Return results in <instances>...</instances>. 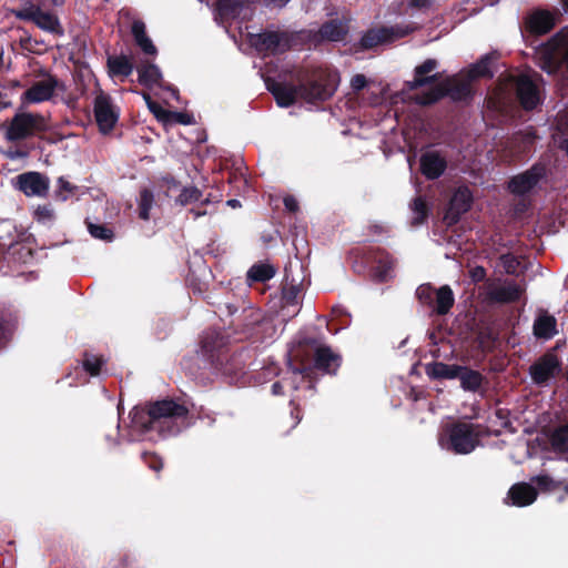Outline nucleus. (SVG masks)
<instances>
[{
  "mask_svg": "<svg viewBox=\"0 0 568 568\" xmlns=\"http://www.w3.org/2000/svg\"><path fill=\"white\" fill-rule=\"evenodd\" d=\"M301 99L306 102L324 101L333 95L336 89V74L316 70L313 74L300 83Z\"/></svg>",
  "mask_w": 568,
  "mask_h": 568,
  "instance_id": "obj_9",
  "label": "nucleus"
},
{
  "mask_svg": "<svg viewBox=\"0 0 568 568\" xmlns=\"http://www.w3.org/2000/svg\"><path fill=\"white\" fill-rule=\"evenodd\" d=\"M413 29L404 26L378 27L367 30L361 39V45L364 49H373L381 44L390 43L397 39L404 38Z\"/></svg>",
  "mask_w": 568,
  "mask_h": 568,
  "instance_id": "obj_11",
  "label": "nucleus"
},
{
  "mask_svg": "<svg viewBox=\"0 0 568 568\" xmlns=\"http://www.w3.org/2000/svg\"><path fill=\"white\" fill-rule=\"evenodd\" d=\"M139 81L148 88L161 85L162 73L160 69L152 63H142L138 67Z\"/></svg>",
  "mask_w": 568,
  "mask_h": 568,
  "instance_id": "obj_29",
  "label": "nucleus"
},
{
  "mask_svg": "<svg viewBox=\"0 0 568 568\" xmlns=\"http://www.w3.org/2000/svg\"><path fill=\"white\" fill-rule=\"evenodd\" d=\"M366 83H367L366 78L363 74H356L351 80V87L355 91H359V90L364 89L366 87Z\"/></svg>",
  "mask_w": 568,
  "mask_h": 568,
  "instance_id": "obj_51",
  "label": "nucleus"
},
{
  "mask_svg": "<svg viewBox=\"0 0 568 568\" xmlns=\"http://www.w3.org/2000/svg\"><path fill=\"white\" fill-rule=\"evenodd\" d=\"M190 213L193 214L194 219H197L199 216L204 214V212H200V211H195V210H191Z\"/></svg>",
  "mask_w": 568,
  "mask_h": 568,
  "instance_id": "obj_64",
  "label": "nucleus"
},
{
  "mask_svg": "<svg viewBox=\"0 0 568 568\" xmlns=\"http://www.w3.org/2000/svg\"><path fill=\"white\" fill-rule=\"evenodd\" d=\"M9 320L4 312H0V348L4 345Z\"/></svg>",
  "mask_w": 568,
  "mask_h": 568,
  "instance_id": "obj_50",
  "label": "nucleus"
},
{
  "mask_svg": "<svg viewBox=\"0 0 568 568\" xmlns=\"http://www.w3.org/2000/svg\"><path fill=\"white\" fill-rule=\"evenodd\" d=\"M304 32L287 31H264L261 33H250V44L264 55L283 53L295 45L296 39H302Z\"/></svg>",
  "mask_w": 568,
  "mask_h": 568,
  "instance_id": "obj_4",
  "label": "nucleus"
},
{
  "mask_svg": "<svg viewBox=\"0 0 568 568\" xmlns=\"http://www.w3.org/2000/svg\"><path fill=\"white\" fill-rule=\"evenodd\" d=\"M59 182H60V184H61V186H62L63 189H65V190H68V191H71V186H70V183H69V182L64 181L63 179H60V180H59Z\"/></svg>",
  "mask_w": 568,
  "mask_h": 568,
  "instance_id": "obj_62",
  "label": "nucleus"
},
{
  "mask_svg": "<svg viewBox=\"0 0 568 568\" xmlns=\"http://www.w3.org/2000/svg\"><path fill=\"white\" fill-rule=\"evenodd\" d=\"M455 302L452 288L448 285H444L436 290L434 305L432 306L439 315H445L453 307Z\"/></svg>",
  "mask_w": 568,
  "mask_h": 568,
  "instance_id": "obj_28",
  "label": "nucleus"
},
{
  "mask_svg": "<svg viewBox=\"0 0 568 568\" xmlns=\"http://www.w3.org/2000/svg\"><path fill=\"white\" fill-rule=\"evenodd\" d=\"M227 205H230L231 207H237V206H240V201L239 200H229Z\"/></svg>",
  "mask_w": 568,
  "mask_h": 568,
  "instance_id": "obj_63",
  "label": "nucleus"
},
{
  "mask_svg": "<svg viewBox=\"0 0 568 568\" xmlns=\"http://www.w3.org/2000/svg\"><path fill=\"white\" fill-rule=\"evenodd\" d=\"M483 428L478 424L458 420L447 424L438 435L443 449L458 455H467L480 445Z\"/></svg>",
  "mask_w": 568,
  "mask_h": 568,
  "instance_id": "obj_2",
  "label": "nucleus"
},
{
  "mask_svg": "<svg viewBox=\"0 0 568 568\" xmlns=\"http://www.w3.org/2000/svg\"><path fill=\"white\" fill-rule=\"evenodd\" d=\"M106 65L111 77H121L122 79H125L133 71L131 58L124 54L109 57Z\"/></svg>",
  "mask_w": 568,
  "mask_h": 568,
  "instance_id": "obj_25",
  "label": "nucleus"
},
{
  "mask_svg": "<svg viewBox=\"0 0 568 568\" xmlns=\"http://www.w3.org/2000/svg\"><path fill=\"white\" fill-rule=\"evenodd\" d=\"M13 14L18 19L34 22L37 27L43 31L58 36L63 34V29L59 22L58 17L50 12L42 11L38 6L30 4L23 9L14 10Z\"/></svg>",
  "mask_w": 568,
  "mask_h": 568,
  "instance_id": "obj_10",
  "label": "nucleus"
},
{
  "mask_svg": "<svg viewBox=\"0 0 568 568\" xmlns=\"http://www.w3.org/2000/svg\"><path fill=\"white\" fill-rule=\"evenodd\" d=\"M245 2L246 0H219L216 14L222 21L234 19L240 14Z\"/></svg>",
  "mask_w": 568,
  "mask_h": 568,
  "instance_id": "obj_30",
  "label": "nucleus"
},
{
  "mask_svg": "<svg viewBox=\"0 0 568 568\" xmlns=\"http://www.w3.org/2000/svg\"><path fill=\"white\" fill-rule=\"evenodd\" d=\"M291 415H292L291 428H295L302 419L301 410L298 408H295L294 410H292Z\"/></svg>",
  "mask_w": 568,
  "mask_h": 568,
  "instance_id": "obj_56",
  "label": "nucleus"
},
{
  "mask_svg": "<svg viewBox=\"0 0 568 568\" xmlns=\"http://www.w3.org/2000/svg\"><path fill=\"white\" fill-rule=\"evenodd\" d=\"M549 440L556 452H568V424L555 428L550 434Z\"/></svg>",
  "mask_w": 568,
  "mask_h": 568,
  "instance_id": "obj_33",
  "label": "nucleus"
},
{
  "mask_svg": "<svg viewBox=\"0 0 568 568\" xmlns=\"http://www.w3.org/2000/svg\"><path fill=\"white\" fill-rule=\"evenodd\" d=\"M87 226L89 233L99 240L111 241L113 239V232L109 227L103 224H94L90 221H87Z\"/></svg>",
  "mask_w": 568,
  "mask_h": 568,
  "instance_id": "obj_39",
  "label": "nucleus"
},
{
  "mask_svg": "<svg viewBox=\"0 0 568 568\" xmlns=\"http://www.w3.org/2000/svg\"><path fill=\"white\" fill-rule=\"evenodd\" d=\"M473 196L467 187H459L450 200L449 213L457 217L470 209Z\"/></svg>",
  "mask_w": 568,
  "mask_h": 568,
  "instance_id": "obj_26",
  "label": "nucleus"
},
{
  "mask_svg": "<svg viewBox=\"0 0 568 568\" xmlns=\"http://www.w3.org/2000/svg\"><path fill=\"white\" fill-rule=\"evenodd\" d=\"M459 372V365H449L439 362L434 363L427 367V374L432 378L454 379L457 378Z\"/></svg>",
  "mask_w": 568,
  "mask_h": 568,
  "instance_id": "obj_32",
  "label": "nucleus"
},
{
  "mask_svg": "<svg viewBox=\"0 0 568 568\" xmlns=\"http://www.w3.org/2000/svg\"><path fill=\"white\" fill-rule=\"evenodd\" d=\"M189 409L172 399H163L150 404L148 408L149 423L146 429L159 430L162 435H175L181 427L176 419L185 418Z\"/></svg>",
  "mask_w": 568,
  "mask_h": 568,
  "instance_id": "obj_3",
  "label": "nucleus"
},
{
  "mask_svg": "<svg viewBox=\"0 0 568 568\" xmlns=\"http://www.w3.org/2000/svg\"><path fill=\"white\" fill-rule=\"evenodd\" d=\"M277 104L287 108L301 99V87L287 83H273L268 87Z\"/></svg>",
  "mask_w": 568,
  "mask_h": 568,
  "instance_id": "obj_21",
  "label": "nucleus"
},
{
  "mask_svg": "<svg viewBox=\"0 0 568 568\" xmlns=\"http://www.w3.org/2000/svg\"><path fill=\"white\" fill-rule=\"evenodd\" d=\"M435 0H408L412 10L426 11L434 6Z\"/></svg>",
  "mask_w": 568,
  "mask_h": 568,
  "instance_id": "obj_48",
  "label": "nucleus"
},
{
  "mask_svg": "<svg viewBox=\"0 0 568 568\" xmlns=\"http://www.w3.org/2000/svg\"><path fill=\"white\" fill-rule=\"evenodd\" d=\"M469 275L474 282H481L486 277V270L483 266H475L469 271Z\"/></svg>",
  "mask_w": 568,
  "mask_h": 568,
  "instance_id": "obj_52",
  "label": "nucleus"
},
{
  "mask_svg": "<svg viewBox=\"0 0 568 568\" xmlns=\"http://www.w3.org/2000/svg\"><path fill=\"white\" fill-rule=\"evenodd\" d=\"M515 91L516 95L525 110L535 109L540 102L539 89L529 74H519L509 77L500 82L498 88L488 98V108L497 111L504 110L510 101V92Z\"/></svg>",
  "mask_w": 568,
  "mask_h": 568,
  "instance_id": "obj_1",
  "label": "nucleus"
},
{
  "mask_svg": "<svg viewBox=\"0 0 568 568\" xmlns=\"http://www.w3.org/2000/svg\"><path fill=\"white\" fill-rule=\"evenodd\" d=\"M446 165V160L436 151H428L420 158L422 173L430 180L439 178Z\"/></svg>",
  "mask_w": 568,
  "mask_h": 568,
  "instance_id": "obj_20",
  "label": "nucleus"
},
{
  "mask_svg": "<svg viewBox=\"0 0 568 568\" xmlns=\"http://www.w3.org/2000/svg\"><path fill=\"white\" fill-rule=\"evenodd\" d=\"M131 32L136 45H139L145 54L152 57L158 54L156 47L153 44L152 40L146 34L145 24L143 21H133Z\"/></svg>",
  "mask_w": 568,
  "mask_h": 568,
  "instance_id": "obj_24",
  "label": "nucleus"
},
{
  "mask_svg": "<svg viewBox=\"0 0 568 568\" xmlns=\"http://www.w3.org/2000/svg\"><path fill=\"white\" fill-rule=\"evenodd\" d=\"M297 294L298 288L296 286H291L290 288H286L283 293V301L285 305H296Z\"/></svg>",
  "mask_w": 568,
  "mask_h": 568,
  "instance_id": "obj_49",
  "label": "nucleus"
},
{
  "mask_svg": "<svg viewBox=\"0 0 568 568\" xmlns=\"http://www.w3.org/2000/svg\"><path fill=\"white\" fill-rule=\"evenodd\" d=\"M94 114L97 123L102 133H109L118 122V112L111 102L110 97L99 94L94 100Z\"/></svg>",
  "mask_w": 568,
  "mask_h": 568,
  "instance_id": "obj_13",
  "label": "nucleus"
},
{
  "mask_svg": "<svg viewBox=\"0 0 568 568\" xmlns=\"http://www.w3.org/2000/svg\"><path fill=\"white\" fill-rule=\"evenodd\" d=\"M539 67L548 73L556 72L565 64L568 70V30L555 34L537 51Z\"/></svg>",
  "mask_w": 568,
  "mask_h": 568,
  "instance_id": "obj_5",
  "label": "nucleus"
},
{
  "mask_svg": "<svg viewBox=\"0 0 568 568\" xmlns=\"http://www.w3.org/2000/svg\"><path fill=\"white\" fill-rule=\"evenodd\" d=\"M153 203H154L153 193L148 189L141 190L140 199H139V215L141 219L149 220L150 210L153 206Z\"/></svg>",
  "mask_w": 568,
  "mask_h": 568,
  "instance_id": "obj_36",
  "label": "nucleus"
},
{
  "mask_svg": "<svg viewBox=\"0 0 568 568\" xmlns=\"http://www.w3.org/2000/svg\"><path fill=\"white\" fill-rule=\"evenodd\" d=\"M65 84L61 80L45 72L21 94L20 101L23 105L39 104L53 100L59 93L65 92Z\"/></svg>",
  "mask_w": 568,
  "mask_h": 568,
  "instance_id": "obj_6",
  "label": "nucleus"
},
{
  "mask_svg": "<svg viewBox=\"0 0 568 568\" xmlns=\"http://www.w3.org/2000/svg\"><path fill=\"white\" fill-rule=\"evenodd\" d=\"M457 378H459L463 389L469 392L478 390L483 383V375L479 372L465 366H460Z\"/></svg>",
  "mask_w": 568,
  "mask_h": 568,
  "instance_id": "obj_31",
  "label": "nucleus"
},
{
  "mask_svg": "<svg viewBox=\"0 0 568 568\" xmlns=\"http://www.w3.org/2000/svg\"><path fill=\"white\" fill-rule=\"evenodd\" d=\"M202 345H203V348H204L206 352H211V351L214 348V345H213V344H211V343L206 339V337H204V338L202 339Z\"/></svg>",
  "mask_w": 568,
  "mask_h": 568,
  "instance_id": "obj_58",
  "label": "nucleus"
},
{
  "mask_svg": "<svg viewBox=\"0 0 568 568\" xmlns=\"http://www.w3.org/2000/svg\"><path fill=\"white\" fill-rule=\"evenodd\" d=\"M315 367L327 374H335L341 365V357L327 346H318L314 354Z\"/></svg>",
  "mask_w": 568,
  "mask_h": 568,
  "instance_id": "obj_22",
  "label": "nucleus"
},
{
  "mask_svg": "<svg viewBox=\"0 0 568 568\" xmlns=\"http://www.w3.org/2000/svg\"><path fill=\"white\" fill-rule=\"evenodd\" d=\"M144 99L146 100L148 106L150 111L153 113V115L164 124H166V119L169 114V110L163 109L160 104L152 101L150 95L144 94Z\"/></svg>",
  "mask_w": 568,
  "mask_h": 568,
  "instance_id": "obj_45",
  "label": "nucleus"
},
{
  "mask_svg": "<svg viewBox=\"0 0 568 568\" xmlns=\"http://www.w3.org/2000/svg\"><path fill=\"white\" fill-rule=\"evenodd\" d=\"M490 62L491 60L488 55L484 57L467 70V78L473 81L478 78L491 77Z\"/></svg>",
  "mask_w": 568,
  "mask_h": 568,
  "instance_id": "obj_35",
  "label": "nucleus"
},
{
  "mask_svg": "<svg viewBox=\"0 0 568 568\" xmlns=\"http://www.w3.org/2000/svg\"><path fill=\"white\" fill-rule=\"evenodd\" d=\"M34 217L42 224H50L54 220V211L50 205H39L34 211Z\"/></svg>",
  "mask_w": 568,
  "mask_h": 568,
  "instance_id": "obj_44",
  "label": "nucleus"
},
{
  "mask_svg": "<svg viewBox=\"0 0 568 568\" xmlns=\"http://www.w3.org/2000/svg\"><path fill=\"white\" fill-rule=\"evenodd\" d=\"M104 359L102 357L85 354L83 359L84 369L90 373L92 376L99 375L101 367L104 365Z\"/></svg>",
  "mask_w": 568,
  "mask_h": 568,
  "instance_id": "obj_40",
  "label": "nucleus"
},
{
  "mask_svg": "<svg viewBox=\"0 0 568 568\" xmlns=\"http://www.w3.org/2000/svg\"><path fill=\"white\" fill-rule=\"evenodd\" d=\"M529 372L536 384H544L560 372V364L555 354L548 353L531 365Z\"/></svg>",
  "mask_w": 568,
  "mask_h": 568,
  "instance_id": "obj_16",
  "label": "nucleus"
},
{
  "mask_svg": "<svg viewBox=\"0 0 568 568\" xmlns=\"http://www.w3.org/2000/svg\"><path fill=\"white\" fill-rule=\"evenodd\" d=\"M275 275V270L270 264H255L247 272V278L252 282H266Z\"/></svg>",
  "mask_w": 568,
  "mask_h": 568,
  "instance_id": "obj_34",
  "label": "nucleus"
},
{
  "mask_svg": "<svg viewBox=\"0 0 568 568\" xmlns=\"http://www.w3.org/2000/svg\"><path fill=\"white\" fill-rule=\"evenodd\" d=\"M48 129L45 118L39 113H17L6 130L8 141H20L44 132Z\"/></svg>",
  "mask_w": 568,
  "mask_h": 568,
  "instance_id": "obj_8",
  "label": "nucleus"
},
{
  "mask_svg": "<svg viewBox=\"0 0 568 568\" xmlns=\"http://www.w3.org/2000/svg\"><path fill=\"white\" fill-rule=\"evenodd\" d=\"M557 17L556 12L536 10L527 18L526 28L535 34L547 33L555 27Z\"/></svg>",
  "mask_w": 568,
  "mask_h": 568,
  "instance_id": "obj_19",
  "label": "nucleus"
},
{
  "mask_svg": "<svg viewBox=\"0 0 568 568\" xmlns=\"http://www.w3.org/2000/svg\"><path fill=\"white\" fill-rule=\"evenodd\" d=\"M437 65L438 63L435 59H427L417 65L414 70V79L406 82L407 89L416 90L420 87L442 81L440 73L435 72Z\"/></svg>",
  "mask_w": 568,
  "mask_h": 568,
  "instance_id": "obj_17",
  "label": "nucleus"
},
{
  "mask_svg": "<svg viewBox=\"0 0 568 568\" xmlns=\"http://www.w3.org/2000/svg\"><path fill=\"white\" fill-rule=\"evenodd\" d=\"M544 173L545 169L542 166H534L531 170L514 176L508 187L515 194H525L538 183Z\"/></svg>",
  "mask_w": 568,
  "mask_h": 568,
  "instance_id": "obj_18",
  "label": "nucleus"
},
{
  "mask_svg": "<svg viewBox=\"0 0 568 568\" xmlns=\"http://www.w3.org/2000/svg\"><path fill=\"white\" fill-rule=\"evenodd\" d=\"M284 206L288 212L295 213L298 210V202L297 200L292 196L287 195L284 197Z\"/></svg>",
  "mask_w": 568,
  "mask_h": 568,
  "instance_id": "obj_53",
  "label": "nucleus"
},
{
  "mask_svg": "<svg viewBox=\"0 0 568 568\" xmlns=\"http://www.w3.org/2000/svg\"><path fill=\"white\" fill-rule=\"evenodd\" d=\"M501 263L508 274H514L519 265L518 260L510 254L501 255Z\"/></svg>",
  "mask_w": 568,
  "mask_h": 568,
  "instance_id": "obj_47",
  "label": "nucleus"
},
{
  "mask_svg": "<svg viewBox=\"0 0 568 568\" xmlns=\"http://www.w3.org/2000/svg\"><path fill=\"white\" fill-rule=\"evenodd\" d=\"M524 291L525 287L523 285L513 281L489 283L487 286V296L493 302L511 303L519 300Z\"/></svg>",
  "mask_w": 568,
  "mask_h": 568,
  "instance_id": "obj_14",
  "label": "nucleus"
},
{
  "mask_svg": "<svg viewBox=\"0 0 568 568\" xmlns=\"http://www.w3.org/2000/svg\"><path fill=\"white\" fill-rule=\"evenodd\" d=\"M558 130L562 134H568V111L559 114V116H558Z\"/></svg>",
  "mask_w": 568,
  "mask_h": 568,
  "instance_id": "obj_54",
  "label": "nucleus"
},
{
  "mask_svg": "<svg viewBox=\"0 0 568 568\" xmlns=\"http://www.w3.org/2000/svg\"><path fill=\"white\" fill-rule=\"evenodd\" d=\"M348 24L344 19H332L322 24L317 31H303L302 39H308L314 44L323 41L339 42L348 33Z\"/></svg>",
  "mask_w": 568,
  "mask_h": 568,
  "instance_id": "obj_12",
  "label": "nucleus"
},
{
  "mask_svg": "<svg viewBox=\"0 0 568 568\" xmlns=\"http://www.w3.org/2000/svg\"><path fill=\"white\" fill-rule=\"evenodd\" d=\"M394 267L395 261L392 257L386 256L381 258L375 270V276L382 282L386 281L390 277Z\"/></svg>",
  "mask_w": 568,
  "mask_h": 568,
  "instance_id": "obj_37",
  "label": "nucleus"
},
{
  "mask_svg": "<svg viewBox=\"0 0 568 568\" xmlns=\"http://www.w3.org/2000/svg\"><path fill=\"white\" fill-rule=\"evenodd\" d=\"M536 497V489L527 483L515 484L508 491V498L511 500V505L518 507L532 504Z\"/></svg>",
  "mask_w": 568,
  "mask_h": 568,
  "instance_id": "obj_23",
  "label": "nucleus"
},
{
  "mask_svg": "<svg viewBox=\"0 0 568 568\" xmlns=\"http://www.w3.org/2000/svg\"><path fill=\"white\" fill-rule=\"evenodd\" d=\"M17 184L27 196H45L49 191V179L39 172L18 175Z\"/></svg>",
  "mask_w": 568,
  "mask_h": 568,
  "instance_id": "obj_15",
  "label": "nucleus"
},
{
  "mask_svg": "<svg viewBox=\"0 0 568 568\" xmlns=\"http://www.w3.org/2000/svg\"><path fill=\"white\" fill-rule=\"evenodd\" d=\"M290 0H262L266 7L283 8Z\"/></svg>",
  "mask_w": 568,
  "mask_h": 568,
  "instance_id": "obj_55",
  "label": "nucleus"
},
{
  "mask_svg": "<svg viewBox=\"0 0 568 568\" xmlns=\"http://www.w3.org/2000/svg\"><path fill=\"white\" fill-rule=\"evenodd\" d=\"M272 393L274 395H281L283 394V387L281 385V383L276 382L272 385Z\"/></svg>",
  "mask_w": 568,
  "mask_h": 568,
  "instance_id": "obj_57",
  "label": "nucleus"
},
{
  "mask_svg": "<svg viewBox=\"0 0 568 568\" xmlns=\"http://www.w3.org/2000/svg\"><path fill=\"white\" fill-rule=\"evenodd\" d=\"M202 197V192L196 187H185L182 190L178 197V202L182 205H187L193 202L200 201Z\"/></svg>",
  "mask_w": 568,
  "mask_h": 568,
  "instance_id": "obj_42",
  "label": "nucleus"
},
{
  "mask_svg": "<svg viewBox=\"0 0 568 568\" xmlns=\"http://www.w3.org/2000/svg\"><path fill=\"white\" fill-rule=\"evenodd\" d=\"M470 83L471 80L468 78L463 80L448 78L446 80L439 81L429 91L423 93L422 95H417L415 101L424 105L432 104L445 95H449L454 100H464L470 95Z\"/></svg>",
  "mask_w": 568,
  "mask_h": 568,
  "instance_id": "obj_7",
  "label": "nucleus"
},
{
  "mask_svg": "<svg viewBox=\"0 0 568 568\" xmlns=\"http://www.w3.org/2000/svg\"><path fill=\"white\" fill-rule=\"evenodd\" d=\"M173 123L190 125L194 123V118L186 112L169 111L166 124Z\"/></svg>",
  "mask_w": 568,
  "mask_h": 568,
  "instance_id": "obj_43",
  "label": "nucleus"
},
{
  "mask_svg": "<svg viewBox=\"0 0 568 568\" xmlns=\"http://www.w3.org/2000/svg\"><path fill=\"white\" fill-rule=\"evenodd\" d=\"M413 224H422L427 216V207L425 201L418 196L412 203Z\"/></svg>",
  "mask_w": 568,
  "mask_h": 568,
  "instance_id": "obj_38",
  "label": "nucleus"
},
{
  "mask_svg": "<svg viewBox=\"0 0 568 568\" xmlns=\"http://www.w3.org/2000/svg\"><path fill=\"white\" fill-rule=\"evenodd\" d=\"M557 321L554 316L542 313L534 324V333L539 338L549 339L557 334Z\"/></svg>",
  "mask_w": 568,
  "mask_h": 568,
  "instance_id": "obj_27",
  "label": "nucleus"
},
{
  "mask_svg": "<svg viewBox=\"0 0 568 568\" xmlns=\"http://www.w3.org/2000/svg\"><path fill=\"white\" fill-rule=\"evenodd\" d=\"M145 464L156 473H160L163 468V460L155 454L144 453L142 455Z\"/></svg>",
  "mask_w": 568,
  "mask_h": 568,
  "instance_id": "obj_46",
  "label": "nucleus"
},
{
  "mask_svg": "<svg viewBox=\"0 0 568 568\" xmlns=\"http://www.w3.org/2000/svg\"><path fill=\"white\" fill-rule=\"evenodd\" d=\"M26 155H27V153H26V152H22V151H16V152H10V153H9V156H10L11 159H16V158H23V156H26Z\"/></svg>",
  "mask_w": 568,
  "mask_h": 568,
  "instance_id": "obj_60",
  "label": "nucleus"
},
{
  "mask_svg": "<svg viewBox=\"0 0 568 568\" xmlns=\"http://www.w3.org/2000/svg\"><path fill=\"white\" fill-rule=\"evenodd\" d=\"M435 293L436 290L429 284H423L416 290V296L418 301L422 304L430 307L434 305Z\"/></svg>",
  "mask_w": 568,
  "mask_h": 568,
  "instance_id": "obj_41",
  "label": "nucleus"
},
{
  "mask_svg": "<svg viewBox=\"0 0 568 568\" xmlns=\"http://www.w3.org/2000/svg\"><path fill=\"white\" fill-rule=\"evenodd\" d=\"M0 229L10 231L11 229H14V226L10 221H3L0 223Z\"/></svg>",
  "mask_w": 568,
  "mask_h": 568,
  "instance_id": "obj_59",
  "label": "nucleus"
},
{
  "mask_svg": "<svg viewBox=\"0 0 568 568\" xmlns=\"http://www.w3.org/2000/svg\"><path fill=\"white\" fill-rule=\"evenodd\" d=\"M559 146L568 153V139L560 141Z\"/></svg>",
  "mask_w": 568,
  "mask_h": 568,
  "instance_id": "obj_61",
  "label": "nucleus"
}]
</instances>
